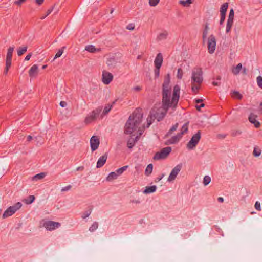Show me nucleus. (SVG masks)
<instances>
[{
	"label": "nucleus",
	"instance_id": "nucleus-1",
	"mask_svg": "<svg viewBox=\"0 0 262 262\" xmlns=\"http://www.w3.org/2000/svg\"><path fill=\"white\" fill-rule=\"evenodd\" d=\"M170 76L168 73L165 76L162 84V106L160 107L159 105L155 104L150 111L151 115L154 116L158 121H160L164 118L170 107L175 108L179 100L180 88L179 85L176 84L173 87L172 96L170 101L171 87L170 85Z\"/></svg>",
	"mask_w": 262,
	"mask_h": 262
},
{
	"label": "nucleus",
	"instance_id": "nucleus-2",
	"mask_svg": "<svg viewBox=\"0 0 262 262\" xmlns=\"http://www.w3.org/2000/svg\"><path fill=\"white\" fill-rule=\"evenodd\" d=\"M143 114L141 109L137 108L129 117L124 127V133L131 134L135 132L142 122Z\"/></svg>",
	"mask_w": 262,
	"mask_h": 262
},
{
	"label": "nucleus",
	"instance_id": "nucleus-3",
	"mask_svg": "<svg viewBox=\"0 0 262 262\" xmlns=\"http://www.w3.org/2000/svg\"><path fill=\"white\" fill-rule=\"evenodd\" d=\"M203 80V71L201 68H194L192 72L191 83L200 85Z\"/></svg>",
	"mask_w": 262,
	"mask_h": 262
},
{
	"label": "nucleus",
	"instance_id": "nucleus-4",
	"mask_svg": "<svg viewBox=\"0 0 262 262\" xmlns=\"http://www.w3.org/2000/svg\"><path fill=\"white\" fill-rule=\"evenodd\" d=\"M102 110V106H99L96 108L95 110L92 111L88 116L85 117L84 119V123L86 124H89L95 121H96L97 118L99 117V115L101 112Z\"/></svg>",
	"mask_w": 262,
	"mask_h": 262
},
{
	"label": "nucleus",
	"instance_id": "nucleus-5",
	"mask_svg": "<svg viewBox=\"0 0 262 262\" xmlns=\"http://www.w3.org/2000/svg\"><path fill=\"white\" fill-rule=\"evenodd\" d=\"M22 206L20 202H17L14 205L9 207L3 214V218L5 219L12 215Z\"/></svg>",
	"mask_w": 262,
	"mask_h": 262
},
{
	"label": "nucleus",
	"instance_id": "nucleus-6",
	"mask_svg": "<svg viewBox=\"0 0 262 262\" xmlns=\"http://www.w3.org/2000/svg\"><path fill=\"white\" fill-rule=\"evenodd\" d=\"M171 151V147L168 146L162 148L160 151L157 152L153 159L155 160L164 159L166 158Z\"/></svg>",
	"mask_w": 262,
	"mask_h": 262
},
{
	"label": "nucleus",
	"instance_id": "nucleus-7",
	"mask_svg": "<svg viewBox=\"0 0 262 262\" xmlns=\"http://www.w3.org/2000/svg\"><path fill=\"white\" fill-rule=\"evenodd\" d=\"M201 135V131L199 130L196 132V134L192 136V138L187 144V147L188 149H193L196 147L199 141L200 140Z\"/></svg>",
	"mask_w": 262,
	"mask_h": 262
},
{
	"label": "nucleus",
	"instance_id": "nucleus-8",
	"mask_svg": "<svg viewBox=\"0 0 262 262\" xmlns=\"http://www.w3.org/2000/svg\"><path fill=\"white\" fill-rule=\"evenodd\" d=\"M216 39L215 36L211 34L209 36L207 40V48L208 52L210 54H213L216 48Z\"/></svg>",
	"mask_w": 262,
	"mask_h": 262
},
{
	"label": "nucleus",
	"instance_id": "nucleus-9",
	"mask_svg": "<svg viewBox=\"0 0 262 262\" xmlns=\"http://www.w3.org/2000/svg\"><path fill=\"white\" fill-rule=\"evenodd\" d=\"M61 224L59 222H56L52 221H46L43 223V227L47 230L51 231L58 228L60 226Z\"/></svg>",
	"mask_w": 262,
	"mask_h": 262
},
{
	"label": "nucleus",
	"instance_id": "nucleus-10",
	"mask_svg": "<svg viewBox=\"0 0 262 262\" xmlns=\"http://www.w3.org/2000/svg\"><path fill=\"white\" fill-rule=\"evenodd\" d=\"M228 8V3H224L220 8L221 18L220 20V25H222L225 20L226 12Z\"/></svg>",
	"mask_w": 262,
	"mask_h": 262
},
{
	"label": "nucleus",
	"instance_id": "nucleus-11",
	"mask_svg": "<svg viewBox=\"0 0 262 262\" xmlns=\"http://www.w3.org/2000/svg\"><path fill=\"white\" fill-rule=\"evenodd\" d=\"M182 167V164H179L174 167L171 170L169 176L168 181L170 182L172 180H174L176 179L177 176L179 172L181 170Z\"/></svg>",
	"mask_w": 262,
	"mask_h": 262
},
{
	"label": "nucleus",
	"instance_id": "nucleus-12",
	"mask_svg": "<svg viewBox=\"0 0 262 262\" xmlns=\"http://www.w3.org/2000/svg\"><path fill=\"white\" fill-rule=\"evenodd\" d=\"M100 140L98 136H93L90 139V145L92 151L96 150L99 145Z\"/></svg>",
	"mask_w": 262,
	"mask_h": 262
},
{
	"label": "nucleus",
	"instance_id": "nucleus-13",
	"mask_svg": "<svg viewBox=\"0 0 262 262\" xmlns=\"http://www.w3.org/2000/svg\"><path fill=\"white\" fill-rule=\"evenodd\" d=\"M113 75L108 72L103 71L102 72V81L105 84H108L112 81Z\"/></svg>",
	"mask_w": 262,
	"mask_h": 262
},
{
	"label": "nucleus",
	"instance_id": "nucleus-14",
	"mask_svg": "<svg viewBox=\"0 0 262 262\" xmlns=\"http://www.w3.org/2000/svg\"><path fill=\"white\" fill-rule=\"evenodd\" d=\"M108 155L107 152H105L103 155L101 156L97 162L96 167L99 168L102 167L106 163Z\"/></svg>",
	"mask_w": 262,
	"mask_h": 262
},
{
	"label": "nucleus",
	"instance_id": "nucleus-15",
	"mask_svg": "<svg viewBox=\"0 0 262 262\" xmlns=\"http://www.w3.org/2000/svg\"><path fill=\"white\" fill-rule=\"evenodd\" d=\"M257 115H255L253 113H251L249 116V121L252 124H254V126L256 128H258L260 126V124L259 121H258L256 118H257Z\"/></svg>",
	"mask_w": 262,
	"mask_h": 262
},
{
	"label": "nucleus",
	"instance_id": "nucleus-16",
	"mask_svg": "<svg viewBox=\"0 0 262 262\" xmlns=\"http://www.w3.org/2000/svg\"><path fill=\"white\" fill-rule=\"evenodd\" d=\"M163 62V56L161 53H159L157 55V56L154 61L155 67L161 68Z\"/></svg>",
	"mask_w": 262,
	"mask_h": 262
},
{
	"label": "nucleus",
	"instance_id": "nucleus-17",
	"mask_svg": "<svg viewBox=\"0 0 262 262\" xmlns=\"http://www.w3.org/2000/svg\"><path fill=\"white\" fill-rule=\"evenodd\" d=\"M182 136L178 133L177 135L172 136L170 139L167 141L166 144H173L178 143L182 138Z\"/></svg>",
	"mask_w": 262,
	"mask_h": 262
},
{
	"label": "nucleus",
	"instance_id": "nucleus-18",
	"mask_svg": "<svg viewBox=\"0 0 262 262\" xmlns=\"http://www.w3.org/2000/svg\"><path fill=\"white\" fill-rule=\"evenodd\" d=\"M14 49V47H10L8 49V52L6 56V62L11 63L13 52Z\"/></svg>",
	"mask_w": 262,
	"mask_h": 262
},
{
	"label": "nucleus",
	"instance_id": "nucleus-19",
	"mask_svg": "<svg viewBox=\"0 0 262 262\" xmlns=\"http://www.w3.org/2000/svg\"><path fill=\"white\" fill-rule=\"evenodd\" d=\"M38 73V66L34 64L29 71V75L30 77H33Z\"/></svg>",
	"mask_w": 262,
	"mask_h": 262
},
{
	"label": "nucleus",
	"instance_id": "nucleus-20",
	"mask_svg": "<svg viewBox=\"0 0 262 262\" xmlns=\"http://www.w3.org/2000/svg\"><path fill=\"white\" fill-rule=\"evenodd\" d=\"M157 190V186L152 185L151 186H146L143 191L144 194H149L155 192Z\"/></svg>",
	"mask_w": 262,
	"mask_h": 262
},
{
	"label": "nucleus",
	"instance_id": "nucleus-21",
	"mask_svg": "<svg viewBox=\"0 0 262 262\" xmlns=\"http://www.w3.org/2000/svg\"><path fill=\"white\" fill-rule=\"evenodd\" d=\"M85 50L90 53H95L100 51V49L96 48L93 45H88L85 47Z\"/></svg>",
	"mask_w": 262,
	"mask_h": 262
},
{
	"label": "nucleus",
	"instance_id": "nucleus-22",
	"mask_svg": "<svg viewBox=\"0 0 262 262\" xmlns=\"http://www.w3.org/2000/svg\"><path fill=\"white\" fill-rule=\"evenodd\" d=\"M189 123V122L188 121L186 122L182 127L181 129V132L179 133L182 136H183V135L184 134L187 133L188 129Z\"/></svg>",
	"mask_w": 262,
	"mask_h": 262
},
{
	"label": "nucleus",
	"instance_id": "nucleus-23",
	"mask_svg": "<svg viewBox=\"0 0 262 262\" xmlns=\"http://www.w3.org/2000/svg\"><path fill=\"white\" fill-rule=\"evenodd\" d=\"M208 30H209L208 24L206 23L205 25V28L204 29V30L203 32V34H202V39H203V42H204L205 41V40L206 39L207 36L208 34Z\"/></svg>",
	"mask_w": 262,
	"mask_h": 262
},
{
	"label": "nucleus",
	"instance_id": "nucleus-24",
	"mask_svg": "<svg viewBox=\"0 0 262 262\" xmlns=\"http://www.w3.org/2000/svg\"><path fill=\"white\" fill-rule=\"evenodd\" d=\"M118 176V174H117L116 172H112L109 173L108 176L106 178V180L107 181H111L113 180L116 179Z\"/></svg>",
	"mask_w": 262,
	"mask_h": 262
},
{
	"label": "nucleus",
	"instance_id": "nucleus-25",
	"mask_svg": "<svg viewBox=\"0 0 262 262\" xmlns=\"http://www.w3.org/2000/svg\"><path fill=\"white\" fill-rule=\"evenodd\" d=\"M233 24V19H227V23L226 25V33H229L230 32L231 29L232 28V27Z\"/></svg>",
	"mask_w": 262,
	"mask_h": 262
},
{
	"label": "nucleus",
	"instance_id": "nucleus-26",
	"mask_svg": "<svg viewBox=\"0 0 262 262\" xmlns=\"http://www.w3.org/2000/svg\"><path fill=\"white\" fill-rule=\"evenodd\" d=\"M28 47L25 46L22 47H19L17 49V55L18 56H21L23 55L27 50Z\"/></svg>",
	"mask_w": 262,
	"mask_h": 262
},
{
	"label": "nucleus",
	"instance_id": "nucleus-27",
	"mask_svg": "<svg viewBox=\"0 0 262 262\" xmlns=\"http://www.w3.org/2000/svg\"><path fill=\"white\" fill-rule=\"evenodd\" d=\"M153 165L152 164H149L147 165L145 171V174L147 176H149L152 171Z\"/></svg>",
	"mask_w": 262,
	"mask_h": 262
},
{
	"label": "nucleus",
	"instance_id": "nucleus-28",
	"mask_svg": "<svg viewBox=\"0 0 262 262\" xmlns=\"http://www.w3.org/2000/svg\"><path fill=\"white\" fill-rule=\"evenodd\" d=\"M242 69V63H238L235 68L232 69V73L234 75H237L240 71Z\"/></svg>",
	"mask_w": 262,
	"mask_h": 262
},
{
	"label": "nucleus",
	"instance_id": "nucleus-29",
	"mask_svg": "<svg viewBox=\"0 0 262 262\" xmlns=\"http://www.w3.org/2000/svg\"><path fill=\"white\" fill-rule=\"evenodd\" d=\"M155 119H156V118H155L154 116L151 115V113H149V115L148 118H147V127H149Z\"/></svg>",
	"mask_w": 262,
	"mask_h": 262
},
{
	"label": "nucleus",
	"instance_id": "nucleus-30",
	"mask_svg": "<svg viewBox=\"0 0 262 262\" xmlns=\"http://www.w3.org/2000/svg\"><path fill=\"white\" fill-rule=\"evenodd\" d=\"M261 150L260 148H259L258 147H257V146H256L254 148V150L253 151V155L254 157H259L261 155Z\"/></svg>",
	"mask_w": 262,
	"mask_h": 262
},
{
	"label": "nucleus",
	"instance_id": "nucleus-31",
	"mask_svg": "<svg viewBox=\"0 0 262 262\" xmlns=\"http://www.w3.org/2000/svg\"><path fill=\"white\" fill-rule=\"evenodd\" d=\"M193 3V0H181L179 2V3L181 5H182L183 6L185 7H188L190 6L191 4Z\"/></svg>",
	"mask_w": 262,
	"mask_h": 262
},
{
	"label": "nucleus",
	"instance_id": "nucleus-32",
	"mask_svg": "<svg viewBox=\"0 0 262 262\" xmlns=\"http://www.w3.org/2000/svg\"><path fill=\"white\" fill-rule=\"evenodd\" d=\"M35 198L34 195H29L27 199H25L24 202L27 204H30L32 203L35 200Z\"/></svg>",
	"mask_w": 262,
	"mask_h": 262
},
{
	"label": "nucleus",
	"instance_id": "nucleus-33",
	"mask_svg": "<svg viewBox=\"0 0 262 262\" xmlns=\"http://www.w3.org/2000/svg\"><path fill=\"white\" fill-rule=\"evenodd\" d=\"M128 168V165L124 166L121 168H118L116 170L117 174H118V176L121 175L124 171L126 170Z\"/></svg>",
	"mask_w": 262,
	"mask_h": 262
},
{
	"label": "nucleus",
	"instance_id": "nucleus-34",
	"mask_svg": "<svg viewBox=\"0 0 262 262\" xmlns=\"http://www.w3.org/2000/svg\"><path fill=\"white\" fill-rule=\"evenodd\" d=\"M98 227V223L97 222H94L89 228V231L91 232H94Z\"/></svg>",
	"mask_w": 262,
	"mask_h": 262
},
{
	"label": "nucleus",
	"instance_id": "nucleus-35",
	"mask_svg": "<svg viewBox=\"0 0 262 262\" xmlns=\"http://www.w3.org/2000/svg\"><path fill=\"white\" fill-rule=\"evenodd\" d=\"M46 174L43 172H41L40 173L37 174L35 175L33 177V180H40L43 179L45 177Z\"/></svg>",
	"mask_w": 262,
	"mask_h": 262
},
{
	"label": "nucleus",
	"instance_id": "nucleus-36",
	"mask_svg": "<svg viewBox=\"0 0 262 262\" xmlns=\"http://www.w3.org/2000/svg\"><path fill=\"white\" fill-rule=\"evenodd\" d=\"M167 35H168V33L167 32H166V31L163 32V33H161L158 35V36L157 37V39L159 40H162V39H165L166 38Z\"/></svg>",
	"mask_w": 262,
	"mask_h": 262
},
{
	"label": "nucleus",
	"instance_id": "nucleus-37",
	"mask_svg": "<svg viewBox=\"0 0 262 262\" xmlns=\"http://www.w3.org/2000/svg\"><path fill=\"white\" fill-rule=\"evenodd\" d=\"M211 182V178L208 176H205L203 179V184L204 186H207Z\"/></svg>",
	"mask_w": 262,
	"mask_h": 262
},
{
	"label": "nucleus",
	"instance_id": "nucleus-38",
	"mask_svg": "<svg viewBox=\"0 0 262 262\" xmlns=\"http://www.w3.org/2000/svg\"><path fill=\"white\" fill-rule=\"evenodd\" d=\"M136 142L132 139H129L127 142V146L128 148H132L135 145Z\"/></svg>",
	"mask_w": 262,
	"mask_h": 262
},
{
	"label": "nucleus",
	"instance_id": "nucleus-39",
	"mask_svg": "<svg viewBox=\"0 0 262 262\" xmlns=\"http://www.w3.org/2000/svg\"><path fill=\"white\" fill-rule=\"evenodd\" d=\"M66 47L65 46H64V47H62L60 49H59L56 53V54L55 56L54 59L60 57L61 56V55L62 54V53L63 52V50L64 49H66Z\"/></svg>",
	"mask_w": 262,
	"mask_h": 262
},
{
	"label": "nucleus",
	"instance_id": "nucleus-40",
	"mask_svg": "<svg viewBox=\"0 0 262 262\" xmlns=\"http://www.w3.org/2000/svg\"><path fill=\"white\" fill-rule=\"evenodd\" d=\"M92 209V208H90L88 210H86L84 212H83L81 215V217L82 219H85L88 217L91 214Z\"/></svg>",
	"mask_w": 262,
	"mask_h": 262
},
{
	"label": "nucleus",
	"instance_id": "nucleus-41",
	"mask_svg": "<svg viewBox=\"0 0 262 262\" xmlns=\"http://www.w3.org/2000/svg\"><path fill=\"white\" fill-rule=\"evenodd\" d=\"M232 94V96L235 97L237 99L241 100L243 97L242 94H241L238 91H234Z\"/></svg>",
	"mask_w": 262,
	"mask_h": 262
},
{
	"label": "nucleus",
	"instance_id": "nucleus-42",
	"mask_svg": "<svg viewBox=\"0 0 262 262\" xmlns=\"http://www.w3.org/2000/svg\"><path fill=\"white\" fill-rule=\"evenodd\" d=\"M192 88H191L192 91L195 94H197L198 90L200 89V86H199L200 85H198L197 84H195V83L192 84Z\"/></svg>",
	"mask_w": 262,
	"mask_h": 262
},
{
	"label": "nucleus",
	"instance_id": "nucleus-43",
	"mask_svg": "<svg viewBox=\"0 0 262 262\" xmlns=\"http://www.w3.org/2000/svg\"><path fill=\"white\" fill-rule=\"evenodd\" d=\"M179 126L178 123H176L174 125H173L171 128L169 130L167 133V135L171 134L173 132L176 131Z\"/></svg>",
	"mask_w": 262,
	"mask_h": 262
},
{
	"label": "nucleus",
	"instance_id": "nucleus-44",
	"mask_svg": "<svg viewBox=\"0 0 262 262\" xmlns=\"http://www.w3.org/2000/svg\"><path fill=\"white\" fill-rule=\"evenodd\" d=\"M111 108H112V105H111L110 104H107L104 108V110L103 111V114L106 115V114H108V113L110 111Z\"/></svg>",
	"mask_w": 262,
	"mask_h": 262
},
{
	"label": "nucleus",
	"instance_id": "nucleus-45",
	"mask_svg": "<svg viewBox=\"0 0 262 262\" xmlns=\"http://www.w3.org/2000/svg\"><path fill=\"white\" fill-rule=\"evenodd\" d=\"M183 74V70L181 68H179L178 69V73H177V78L179 79H181L182 78Z\"/></svg>",
	"mask_w": 262,
	"mask_h": 262
},
{
	"label": "nucleus",
	"instance_id": "nucleus-46",
	"mask_svg": "<svg viewBox=\"0 0 262 262\" xmlns=\"http://www.w3.org/2000/svg\"><path fill=\"white\" fill-rule=\"evenodd\" d=\"M242 133V131L239 130H232L231 132V135L233 137H235L241 135Z\"/></svg>",
	"mask_w": 262,
	"mask_h": 262
},
{
	"label": "nucleus",
	"instance_id": "nucleus-47",
	"mask_svg": "<svg viewBox=\"0 0 262 262\" xmlns=\"http://www.w3.org/2000/svg\"><path fill=\"white\" fill-rule=\"evenodd\" d=\"M55 5H54L51 8L49 9L47 11V14H46L45 15H43L42 16H41L40 17V19H45L47 16H48L51 12L53 10L54 7H55Z\"/></svg>",
	"mask_w": 262,
	"mask_h": 262
},
{
	"label": "nucleus",
	"instance_id": "nucleus-48",
	"mask_svg": "<svg viewBox=\"0 0 262 262\" xmlns=\"http://www.w3.org/2000/svg\"><path fill=\"white\" fill-rule=\"evenodd\" d=\"M160 69L159 67H155L154 70V73H155V78H157L159 76L160 74Z\"/></svg>",
	"mask_w": 262,
	"mask_h": 262
},
{
	"label": "nucleus",
	"instance_id": "nucleus-49",
	"mask_svg": "<svg viewBox=\"0 0 262 262\" xmlns=\"http://www.w3.org/2000/svg\"><path fill=\"white\" fill-rule=\"evenodd\" d=\"M234 11L233 9H231L229 12L228 19L234 20Z\"/></svg>",
	"mask_w": 262,
	"mask_h": 262
},
{
	"label": "nucleus",
	"instance_id": "nucleus-50",
	"mask_svg": "<svg viewBox=\"0 0 262 262\" xmlns=\"http://www.w3.org/2000/svg\"><path fill=\"white\" fill-rule=\"evenodd\" d=\"M11 63L6 62V67H5V71L4 72V73L5 75L7 74L8 71H9L10 68L11 67Z\"/></svg>",
	"mask_w": 262,
	"mask_h": 262
},
{
	"label": "nucleus",
	"instance_id": "nucleus-51",
	"mask_svg": "<svg viewBox=\"0 0 262 262\" xmlns=\"http://www.w3.org/2000/svg\"><path fill=\"white\" fill-rule=\"evenodd\" d=\"M257 83L258 86L262 89V77L261 76L257 77Z\"/></svg>",
	"mask_w": 262,
	"mask_h": 262
},
{
	"label": "nucleus",
	"instance_id": "nucleus-52",
	"mask_svg": "<svg viewBox=\"0 0 262 262\" xmlns=\"http://www.w3.org/2000/svg\"><path fill=\"white\" fill-rule=\"evenodd\" d=\"M160 0H149V3L151 6H156L159 2Z\"/></svg>",
	"mask_w": 262,
	"mask_h": 262
},
{
	"label": "nucleus",
	"instance_id": "nucleus-53",
	"mask_svg": "<svg viewBox=\"0 0 262 262\" xmlns=\"http://www.w3.org/2000/svg\"><path fill=\"white\" fill-rule=\"evenodd\" d=\"M254 207H255V208L257 210H258V211L261 210L260 203L259 202H258V201L256 202V203H255Z\"/></svg>",
	"mask_w": 262,
	"mask_h": 262
},
{
	"label": "nucleus",
	"instance_id": "nucleus-54",
	"mask_svg": "<svg viewBox=\"0 0 262 262\" xmlns=\"http://www.w3.org/2000/svg\"><path fill=\"white\" fill-rule=\"evenodd\" d=\"M164 177V173H162L161 175H159L158 177H157L155 180V182L156 183H157L158 182H159L160 180H162V179Z\"/></svg>",
	"mask_w": 262,
	"mask_h": 262
},
{
	"label": "nucleus",
	"instance_id": "nucleus-55",
	"mask_svg": "<svg viewBox=\"0 0 262 262\" xmlns=\"http://www.w3.org/2000/svg\"><path fill=\"white\" fill-rule=\"evenodd\" d=\"M71 188H72V186L69 185H68V186L64 187H63L61 189V191L62 192L67 191H68L70 189H71Z\"/></svg>",
	"mask_w": 262,
	"mask_h": 262
},
{
	"label": "nucleus",
	"instance_id": "nucleus-56",
	"mask_svg": "<svg viewBox=\"0 0 262 262\" xmlns=\"http://www.w3.org/2000/svg\"><path fill=\"white\" fill-rule=\"evenodd\" d=\"M135 28V25L134 24H129L126 27V29L129 30H133Z\"/></svg>",
	"mask_w": 262,
	"mask_h": 262
},
{
	"label": "nucleus",
	"instance_id": "nucleus-57",
	"mask_svg": "<svg viewBox=\"0 0 262 262\" xmlns=\"http://www.w3.org/2000/svg\"><path fill=\"white\" fill-rule=\"evenodd\" d=\"M26 0H17L14 2V4L20 6L23 3H24Z\"/></svg>",
	"mask_w": 262,
	"mask_h": 262
},
{
	"label": "nucleus",
	"instance_id": "nucleus-58",
	"mask_svg": "<svg viewBox=\"0 0 262 262\" xmlns=\"http://www.w3.org/2000/svg\"><path fill=\"white\" fill-rule=\"evenodd\" d=\"M60 105L62 107H64L67 105V103L64 101H61L60 102Z\"/></svg>",
	"mask_w": 262,
	"mask_h": 262
},
{
	"label": "nucleus",
	"instance_id": "nucleus-59",
	"mask_svg": "<svg viewBox=\"0 0 262 262\" xmlns=\"http://www.w3.org/2000/svg\"><path fill=\"white\" fill-rule=\"evenodd\" d=\"M45 0H35V3L38 5H41L44 2Z\"/></svg>",
	"mask_w": 262,
	"mask_h": 262
},
{
	"label": "nucleus",
	"instance_id": "nucleus-60",
	"mask_svg": "<svg viewBox=\"0 0 262 262\" xmlns=\"http://www.w3.org/2000/svg\"><path fill=\"white\" fill-rule=\"evenodd\" d=\"M32 53H29L26 56V57L25 58V60H26V61H28L29 60H30V58L32 56Z\"/></svg>",
	"mask_w": 262,
	"mask_h": 262
},
{
	"label": "nucleus",
	"instance_id": "nucleus-61",
	"mask_svg": "<svg viewBox=\"0 0 262 262\" xmlns=\"http://www.w3.org/2000/svg\"><path fill=\"white\" fill-rule=\"evenodd\" d=\"M205 104L203 103H202L200 105H196V108L198 111H200L201 108L204 107Z\"/></svg>",
	"mask_w": 262,
	"mask_h": 262
},
{
	"label": "nucleus",
	"instance_id": "nucleus-62",
	"mask_svg": "<svg viewBox=\"0 0 262 262\" xmlns=\"http://www.w3.org/2000/svg\"><path fill=\"white\" fill-rule=\"evenodd\" d=\"M142 134L141 133L139 134V136H137L134 139H132L135 142H137V141L139 139L140 136Z\"/></svg>",
	"mask_w": 262,
	"mask_h": 262
},
{
	"label": "nucleus",
	"instance_id": "nucleus-63",
	"mask_svg": "<svg viewBox=\"0 0 262 262\" xmlns=\"http://www.w3.org/2000/svg\"><path fill=\"white\" fill-rule=\"evenodd\" d=\"M133 89L136 91H140L141 90V88L139 86H135Z\"/></svg>",
	"mask_w": 262,
	"mask_h": 262
},
{
	"label": "nucleus",
	"instance_id": "nucleus-64",
	"mask_svg": "<svg viewBox=\"0 0 262 262\" xmlns=\"http://www.w3.org/2000/svg\"><path fill=\"white\" fill-rule=\"evenodd\" d=\"M202 101H203V99H195V102L196 104L201 103Z\"/></svg>",
	"mask_w": 262,
	"mask_h": 262
}]
</instances>
